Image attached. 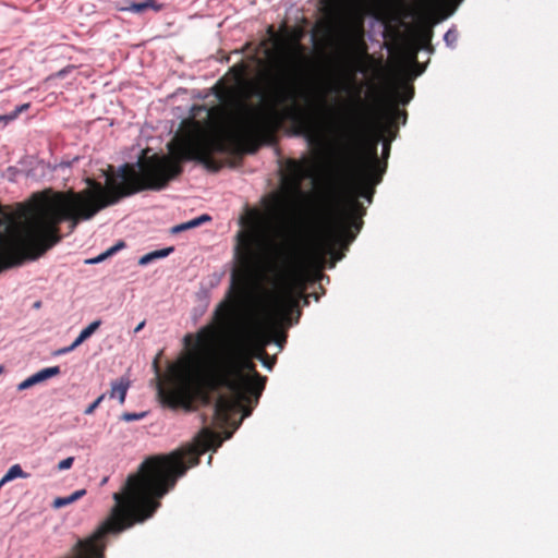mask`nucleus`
<instances>
[{
    "label": "nucleus",
    "mask_w": 558,
    "mask_h": 558,
    "mask_svg": "<svg viewBox=\"0 0 558 558\" xmlns=\"http://www.w3.org/2000/svg\"><path fill=\"white\" fill-rule=\"evenodd\" d=\"M234 258L236 266L231 272L230 290L214 311L213 324L184 336L185 356L166 384L158 386L161 402L171 409L192 411L195 402L209 405L210 391L223 388L217 371L219 332L236 331L243 320L251 298L252 279L260 262L258 239L254 232L238 233Z\"/></svg>",
    "instance_id": "nucleus-2"
},
{
    "label": "nucleus",
    "mask_w": 558,
    "mask_h": 558,
    "mask_svg": "<svg viewBox=\"0 0 558 558\" xmlns=\"http://www.w3.org/2000/svg\"><path fill=\"white\" fill-rule=\"evenodd\" d=\"M286 184L293 191L300 192L303 181L311 178L314 172V163L308 158L288 159L286 163Z\"/></svg>",
    "instance_id": "nucleus-8"
},
{
    "label": "nucleus",
    "mask_w": 558,
    "mask_h": 558,
    "mask_svg": "<svg viewBox=\"0 0 558 558\" xmlns=\"http://www.w3.org/2000/svg\"><path fill=\"white\" fill-rule=\"evenodd\" d=\"M262 81L260 96L270 104L269 108L244 101L240 102L239 111L228 106L211 107L206 126L193 119L182 122L180 131L167 144L168 155L143 156L136 163H124L117 171L109 167L106 186L87 179L88 187L83 191L56 192L52 196L35 194L31 203H21L22 206L49 238V244L56 245L61 240L62 221H69L73 231L81 221L92 219L123 197L145 190H162L183 172L185 161L196 160L217 170L214 153H255L260 144L274 138L280 121L276 107L287 100H293L284 114L293 133L314 148V113L295 102V74L279 64L274 71H266Z\"/></svg>",
    "instance_id": "nucleus-1"
},
{
    "label": "nucleus",
    "mask_w": 558,
    "mask_h": 558,
    "mask_svg": "<svg viewBox=\"0 0 558 558\" xmlns=\"http://www.w3.org/2000/svg\"><path fill=\"white\" fill-rule=\"evenodd\" d=\"M388 126L389 123H380L373 114L364 112L351 130L350 138L356 144L359 154L348 173L341 203L330 216L319 242L323 250L333 253L338 246L348 248L361 231L366 208L360 197L371 204L375 187L387 170V162L379 159L377 148L389 133Z\"/></svg>",
    "instance_id": "nucleus-3"
},
{
    "label": "nucleus",
    "mask_w": 558,
    "mask_h": 558,
    "mask_svg": "<svg viewBox=\"0 0 558 558\" xmlns=\"http://www.w3.org/2000/svg\"><path fill=\"white\" fill-rule=\"evenodd\" d=\"M78 345H74V342H73L71 345L60 349L57 352V354H66V353L71 352V351H73L74 349H76Z\"/></svg>",
    "instance_id": "nucleus-28"
},
{
    "label": "nucleus",
    "mask_w": 558,
    "mask_h": 558,
    "mask_svg": "<svg viewBox=\"0 0 558 558\" xmlns=\"http://www.w3.org/2000/svg\"><path fill=\"white\" fill-rule=\"evenodd\" d=\"M101 325L100 320H95L89 324L86 328H84L78 337L74 340V345H81L85 340H87Z\"/></svg>",
    "instance_id": "nucleus-15"
},
{
    "label": "nucleus",
    "mask_w": 558,
    "mask_h": 558,
    "mask_svg": "<svg viewBox=\"0 0 558 558\" xmlns=\"http://www.w3.org/2000/svg\"><path fill=\"white\" fill-rule=\"evenodd\" d=\"M195 219H196V221H198V226H201L204 221L210 220V217L208 215H202Z\"/></svg>",
    "instance_id": "nucleus-29"
},
{
    "label": "nucleus",
    "mask_w": 558,
    "mask_h": 558,
    "mask_svg": "<svg viewBox=\"0 0 558 558\" xmlns=\"http://www.w3.org/2000/svg\"><path fill=\"white\" fill-rule=\"evenodd\" d=\"M253 352L248 347L247 331L241 353L223 364L217 362L220 384L231 393L220 395L214 404V416L220 423H227L239 410L243 411L244 417L251 415L252 410L246 405L256 404L265 389L267 377L257 372Z\"/></svg>",
    "instance_id": "nucleus-4"
},
{
    "label": "nucleus",
    "mask_w": 558,
    "mask_h": 558,
    "mask_svg": "<svg viewBox=\"0 0 558 558\" xmlns=\"http://www.w3.org/2000/svg\"><path fill=\"white\" fill-rule=\"evenodd\" d=\"M195 227H198V221H196V219H192L185 223H181V225L173 227L172 231L180 232V231H184V230L195 228Z\"/></svg>",
    "instance_id": "nucleus-22"
},
{
    "label": "nucleus",
    "mask_w": 558,
    "mask_h": 558,
    "mask_svg": "<svg viewBox=\"0 0 558 558\" xmlns=\"http://www.w3.org/2000/svg\"><path fill=\"white\" fill-rule=\"evenodd\" d=\"M124 245H125L124 242L120 241L116 245L108 248L105 253L98 255L97 257H95L93 259L87 260V263H89V264L100 263V262L105 260L107 257L117 253L120 248L124 247Z\"/></svg>",
    "instance_id": "nucleus-19"
},
{
    "label": "nucleus",
    "mask_w": 558,
    "mask_h": 558,
    "mask_svg": "<svg viewBox=\"0 0 558 558\" xmlns=\"http://www.w3.org/2000/svg\"><path fill=\"white\" fill-rule=\"evenodd\" d=\"M130 388V380L126 377H120L111 383L110 398H118L121 404L124 403L128 390Z\"/></svg>",
    "instance_id": "nucleus-11"
},
{
    "label": "nucleus",
    "mask_w": 558,
    "mask_h": 558,
    "mask_svg": "<svg viewBox=\"0 0 558 558\" xmlns=\"http://www.w3.org/2000/svg\"><path fill=\"white\" fill-rule=\"evenodd\" d=\"M360 94H361V89H360V88H356V89H355V98H356V100H357L359 105H360V106H362V107H364V104H363V102H362V100H361V96H360Z\"/></svg>",
    "instance_id": "nucleus-30"
},
{
    "label": "nucleus",
    "mask_w": 558,
    "mask_h": 558,
    "mask_svg": "<svg viewBox=\"0 0 558 558\" xmlns=\"http://www.w3.org/2000/svg\"><path fill=\"white\" fill-rule=\"evenodd\" d=\"M154 9L155 11H158L160 9V5H156L155 2L153 0H147V1H144V2H129L128 1V5L122 8V10H129V11H132L134 13H142L144 12L145 10L147 9Z\"/></svg>",
    "instance_id": "nucleus-14"
},
{
    "label": "nucleus",
    "mask_w": 558,
    "mask_h": 558,
    "mask_svg": "<svg viewBox=\"0 0 558 558\" xmlns=\"http://www.w3.org/2000/svg\"><path fill=\"white\" fill-rule=\"evenodd\" d=\"M363 53H366V46L363 44Z\"/></svg>",
    "instance_id": "nucleus-34"
},
{
    "label": "nucleus",
    "mask_w": 558,
    "mask_h": 558,
    "mask_svg": "<svg viewBox=\"0 0 558 558\" xmlns=\"http://www.w3.org/2000/svg\"><path fill=\"white\" fill-rule=\"evenodd\" d=\"M430 37H432V31H427L426 34H425L426 41H429Z\"/></svg>",
    "instance_id": "nucleus-32"
},
{
    "label": "nucleus",
    "mask_w": 558,
    "mask_h": 558,
    "mask_svg": "<svg viewBox=\"0 0 558 558\" xmlns=\"http://www.w3.org/2000/svg\"><path fill=\"white\" fill-rule=\"evenodd\" d=\"M29 217L20 203L15 207L0 204V271L21 265L33 251L44 253L53 246Z\"/></svg>",
    "instance_id": "nucleus-6"
},
{
    "label": "nucleus",
    "mask_w": 558,
    "mask_h": 558,
    "mask_svg": "<svg viewBox=\"0 0 558 558\" xmlns=\"http://www.w3.org/2000/svg\"><path fill=\"white\" fill-rule=\"evenodd\" d=\"M74 462V458L73 457H69L64 460H61L59 463H58V470L59 471H63V470H68L72 466Z\"/></svg>",
    "instance_id": "nucleus-25"
},
{
    "label": "nucleus",
    "mask_w": 558,
    "mask_h": 558,
    "mask_svg": "<svg viewBox=\"0 0 558 558\" xmlns=\"http://www.w3.org/2000/svg\"><path fill=\"white\" fill-rule=\"evenodd\" d=\"M106 395H100L92 404H89L84 413L86 415H90L95 412V410L99 407V404L102 402V400L105 399Z\"/></svg>",
    "instance_id": "nucleus-24"
},
{
    "label": "nucleus",
    "mask_w": 558,
    "mask_h": 558,
    "mask_svg": "<svg viewBox=\"0 0 558 558\" xmlns=\"http://www.w3.org/2000/svg\"><path fill=\"white\" fill-rule=\"evenodd\" d=\"M29 108V104H23L15 108L14 111L8 114L0 116V122L3 124H8L14 121L22 112L26 111Z\"/></svg>",
    "instance_id": "nucleus-18"
},
{
    "label": "nucleus",
    "mask_w": 558,
    "mask_h": 558,
    "mask_svg": "<svg viewBox=\"0 0 558 558\" xmlns=\"http://www.w3.org/2000/svg\"><path fill=\"white\" fill-rule=\"evenodd\" d=\"M248 218L251 220L250 221L251 225H257L260 219V214L257 210L252 209L248 211Z\"/></svg>",
    "instance_id": "nucleus-26"
},
{
    "label": "nucleus",
    "mask_w": 558,
    "mask_h": 558,
    "mask_svg": "<svg viewBox=\"0 0 558 558\" xmlns=\"http://www.w3.org/2000/svg\"><path fill=\"white\" fill-rule=\"evenodd\" d=\"M173 247L170 246V247H166V248H162V250H157V251H154V252H150L148 254H145L144 256H142L138 260V264L141 266H146L148 265L149 263L156 260V259H159V258H163V257H167L170 253L173 252Z\"/></svg>",
    "instance_id": "nucleus-13"
},
{
    "label": "nucleus",
    "mask_w": 558,
    "mask_h": 558,
    "mask_svg": "<svg viewBox=\"0 0 558 558\" xmlns=\"http://www.w3.org/2000/svg\"><path fill=\"white\" fill-rule=\"evenodd\" d=\"M357 63L359 61L356 59H351L349 62L348 82L350 86L355 84V74L359 71Z\"/></svg>",
    "instance_id": "nucleus-20"
},
{
    "label": "nucleus",
    "mask_w": 558,
    "mask_h": 558,
    "mask_svg": "<svg viewBox=\"0 0 558 558\" xmlns=\"http://www.w3.org/2000/svg\"><path fill=\"white\" fill-rule=\"evenodd\" d=\"M390 134H391L390 138H383V141H381L383 142V159L386 162H387V158L389 157V154H390L391 141L396 136V134L393 132H391Z\"/></svg>",
    "instance_id": "nucleus-21"
},
{
    "label": "nucleus",
    "mask_w": 558,
    "mask_h": 558,
    "mask_svg": "<svg viewBox=\"0 0 558 558\" xmlns=\"http://www.w3.org/2000/svg\"><path fill=\"white\" fill-rule=\"evenodd\" d=\"M146 415L145 412H141V413H130V412H125L122 414L121 418L125 422H132V421H138V420H142L144 418Z\"/></svg>",
    "instance_id": "nucleus-23"
},
{
    "label": "nucleus",
    "mask_w": 558,
    "mask_h": 558,
    "mask_svg": "<svg viewBox=\"0 0 558 558\" xmlns=\"http://www.w3.org/2000/svg\"><path fill=\"white\" fill-rule=\"evenodd\" d=\"M322 104L324 105V108H326V107H327V106H326V101H325V100H323V101H322Z\"/></svg>",
    "instance_id": "nucleus-36"
},
{
    "label": "nucleus",
    "mask_w": 558,
    "mask_h": 558,
    "mask_svg": "<svg viewBox=\"0 0 558 558\" xmlns=\"http://www.w3.org/2000/svg\"><path fill=\"white\" fill-rule=\"evenodd\" d=\"M414 96V87L411 84H403L401 89H395L392 93V102L388 108L381 110L377 114H373L380 123H389L388 132H398V122L401 120L403 124L407 122L408 113L398 108L399 104L408 105Z\"/></svg>",
    "instance_id": "nucleus-7"
},
{
    "label": "nucleus",
    "mask_w": 558,
    "mask_h": 558,
    "mask_svg": "<svg viewBox=\"0 0 558 558\" xmlns=\"http://www.w3.org/2000/svg\"><path fill=\"white\" fill-rule=\"evenodd\" d=\"M342 256H343L342 254L338 255V256H337V259H341V258H342Z\"/></svg>",
    "instance_id": "nucleus-35"
},
{
    "label": "nucleus",
    "mask_w": 558,
    "mask_h": 558,
    "mask_svg": "<svg viewBox=\"0 0 558 558\" xmlns=\"http://www.w3.org/2000/svg\"><path fill=\"white\" fill-rule=\"evenodd\" d=\"M457 39V34L453 31H448L445 34V40L447 44L451 45Z\"/></svg>",
    "instance_id": "nucleus-27"
},
{
    "label": "nucleus",
    "mask_w": 558,
    "mask_h": 558,
    "mask_svg": "<svg viewBox=\"0 0 558 558\" xmlns=\"http://www.w3.org/2000/svg\"><path fill=\"white\" fill-rule=\"evenodd\" d=\"M144 325H145V322L140 323V324L137 325V327L134 329V332H138L140 330H142V329H143V327H144Z\"/></svg>",
    "instance_id": "nucleus-31"
},
{
    "label": "nucleus",
    "mask_w": 558,
    "mask_h": 558,
    "mask_svg": "<svg viewBox=\"0 0 558 558\" xmlns=\"http://www.w3.org/2000/svg\"><path fill=\"white\" fill-rule=\"evenodd\" d=\"M247 71H248V68L243 62L234 64L230 70V72L234 75V78L239 84H246V85L248 84L246 81Z\"/></svg>",
    "instance_id": "nucleus-16"
},
{
    "label": "nucleus",
    "mask_w": 558,
    "mask_h": 558,
    "mask_svg": "<svg viewBox=\"0 0 558 558\" xmlns=\"http://www.w3.org/2000/svg\"><path fill=\"white\" fill-rule=\"evenodd\" d=\"M304 291L303 276L294 275L290 282H286L272 295L264 317L258 319L248 330V347L254 351L253 356L258 359L268 369L272 368L275 359L269 357L266 347L272 342L280 348L283 345L287 340L283 323L290 322L292 313L299 310L301 300L304 301V305L308 304ZM298 314L300 315V311H298Z\"/></svg>",
    "instance_id": "nucleus-5"
},
{
    "label": "nucleus",
    "mask_w": 558,
    "mask_h": 558,
    "mask_svg": "<svg viewBox=\"0 0 558 558\" xmlns=\"http://www.w3.org/2000/svg\"><path fill=\"white\" fill-rule=\"evenodd\" d=\"M379 9L380 0H359L350 8L349 15L362 28L364 17L376 15Z\"/></svg>",
    "instance_id": "nucleus-9"
},
{
    "label": "nucleus",
    "mask_w": 558,
    "mask_h": 558,
    "mask_svg": "<svg viewBox=\"0 0 558 558\" xmlns=\"http://www.w3.org/2000/svg\"><path fill=\"white\" fill-rule=\"evenodd\" d=\"M60 367L59 366H52L43 368L39 372L33 374L25 380L19 384V390H25L28 389L37 384H40L49 378H52L54 376H58L60 374Z\"/></svg>",
    "instance_id": "nucleus-10"
},
{
    "label": "nucleus",
    "mask_w": 558,
    "mask_h": 558,
    "mask_svg": "<svg viewBox=\"0 0 558 558\" xmlns=\"http://www.w3.org/2000/svg\"><path fill=\"white\" fill-rule=\"evenodd\" d=\"M28 474H26L20 464L12 465L8 472L2 477V483H8L10 481H13L14 478L22 477L26 478Z\"/></svg>",
    "instance_id": "nucleus-17"
},
{
    "label": "nucleus",
    "mask_w": 558,
    "mask_h": 558,
    "mask_svg": "<svg viewBox=\"0 0 558 558\" xmlns=\"http://www.w3.org/2000/svg\"><path fill=\"white\" fill-rule=\"evenodd\" d=\"M4 371V367L2 365H0V374H2Z\"/></svg>",
    "instance_id": "nucleus-33"
},
{
    "label": "nucleus",
    "mask_w": 558,
    "mask_h": 558,
    "mask_svg": "<svg viewBox=\"0 0 558 558\" xmlns=\"http://www.w3.org/2000/svg\"><path fill=\"white\" fill-rule=\"evenodd\" d=\"M85 495H86V489H78V490L72 493L70 496L57 497L53 500L52 506L56 509H60L62 507H65L68 505L75 502L76 500H78L80 498H82Z\"/></svg>",
    "instance_id": "nucleus-12"
}]
</instances>
